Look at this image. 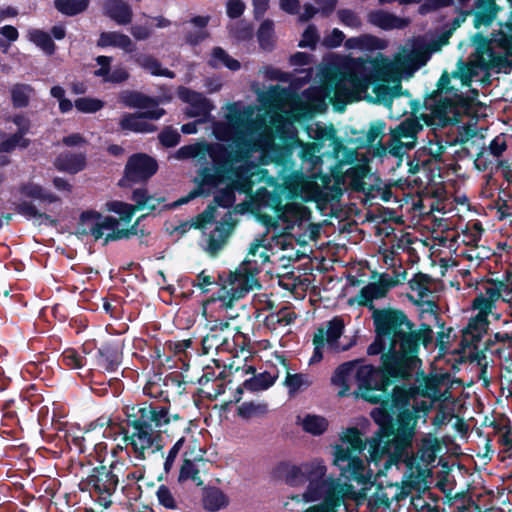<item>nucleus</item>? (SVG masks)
Listing matches in <instances>:
<instances>
[{"label": "nucleus", "instance_id": "nucleus-1", "mask_svg": "<svg viewBox=\"0 0 512 512\" xmlns=\"http://www.w3.org/2000/svg\"><path fill=\"white\" fill-rule=\"evenodd\" d=\"M427 60V53L414 42L403 45L393 60L382 54L370 60L344 58L338 71L329 78L328 85L311 87L301 96L278 85L258 90L257 100L265 110L264 114L260 113L259 108L242 102L226 104L222 108L224 120L214 121L212 132L218 140L243 147L261 168L269 163L274 164L282 180L283 191L280 194L286 192L289 198H298L289 192L286 178L296 172L308 175L312 171L294 170L293 149L297 146L301 152L306 144L297 137L295 122L325 111L327 100L337 111H344L348 103L362 98L372 81L395 84L392 87L379 85L375 89L379 101L392 110L399 104L401 79L410 78ZM256 201L259 211L271 208L272 216H276V210L284 207L279 193L270 192L266 187L256 190Z\"/></svg>", "mask_w": 512, "mask_h": 512}, {"label": "nucleus", "instance_id": "nucleus-2", "mask_svg": "<svg viewBox=\"0 0 512 512\" xmlns=\"http://www.w3.org/2000/svg\"><path fill=\"white\" fill-rule=\"evenodd\" d=\"M341 444L335 447L334 465L340 476L355 481L363 487L355 490L354 486L340 477L328 475L324 460L314 458L296 464H284L280 467L282 480L291 487H303L301 494H295L284 502L285 509L292 510L291 502L297 504L317 503L303 512H337L346 500H352L357 506L366 505L369 512H381L390 506V497L381 485H375L377 476L385 473L392 465L391 457L385 459L384 469L374 475L366 459L360 457L365 449V442L357 428H348L343 432Z\"/></svg>", "mask_w": 512, "mask_h": 512}, {"label": "nucleus", "instance_id": "nucleus-3", "mask_svg": "<svg viewBox=\"0 0 512 512\" xmlns=\"http://www.w3.org/2000/svg\"><path fill=\"white\" fill-rule=\"evenodd\" d=\"M376 338L368 347V354H382L385 371L372 365H360L358 361L341 364L331 382L338 387V395L347 396L353 382L358 385V396L378 403L390 385V378L408 379L418 366L419 346H427L432 340V330L422 324L415 330L412 322H375Z\"/></svg>", "mask_w": 512, "mask_h": 512}, {"label": "nucleus", "instance_id": "nucleus-4", "mask_svg": "<svg viewBox=\"0 0 512 512\" xmlns=\"http://www.w3.org/2000/svg\"><path fill=\"white\" fill-rule=\"evenodd\" d=\"M474 51L469 61L459 62L451 74L443 73L438 82L439 101L425 115L427 125L444 127L461 122L467 110V101L474 100L478 92L470 88L480 71L494 73H510L512 69V36L502 31L486 37L476 33L471 37Z\"/></svg>", "mask_w": 512, "mask_h": 512}, {"label": "nucleus", "instance_id": "nucleus-5", "mask_svg": "<svg viewBox=\"0 0 512 512\" xmlns=\"http://www.w3.org/2000/svg\"><path fill=\"white\" fill-rule=\"evenodd\" d=\"M237 153H228L221 144L198 142L185 145L177 150L175 158L179 160L194 159L203 167L197 177L198 186L188 196L175 202V206L187 203L197 196L208 195L211 189L225 184L215 196L217 205L228 208L235 202V190L251 196L253 185L266 183L272 185L273 177L267 169L261 168L252 160L251 153L233 143Z\"/></svg>", "mask_w": 512, "mask_h": 512}, {"label": "nucleus", "instance_id": "nucleus-6", "mask_svg": "<svg viewBox=\"0 0 512 512\" xmlns=\"http://www.w3.org/2000/svg\"><path fill=\"white\" fill-rule=\"evenodd\" d=\"M276 214L268 216L260 213V220L266 227L270 241L267 242L265 236L256 238L250 244L245 260L234 272H230L219 296L220 307L225 310L231 309L234 301L259 287L256 275L261 266L269 261V251L274 248L287 249L293 238L301 244L316 239L318 227L309 222L311 211L308 207L292 203L276 210Z\"/></svg>", "mask_w": 512, "mask_h": 512}, {"label": "nucleus", "instance_id": "nucleus-7", "mask_svg": "<svg viewBox=\"0 0 512 512\" xmlns=\"http://www.w3.org/2000/svg\"><path fill=\"white\" fill-rule=\"evenodd\" d=\"M308 135L315 141L303 145L299 157L303 164L312 168V173L305 175L296 172L286 178V187L292 195L301 197L305 202L321 205L339 198L344 187L356 191L365 189L364 179L368 173L366 165L357 164L344 169L345 165L339 163L332 169L331 175L320 171L324 158L338 159L343 148L332 126L316 123L308 127Z\"/></svg>", "mask_w": 512, "mask_h": 512}, {"label": "nucleus", "instance_id": "nucleus-8", "mask_svg": "<svg viewBox=\"0 0 512 512\" xmlns=\"http://www.w3.org/2000/svg\"><path fill=\"white\" fill-rule=\"evenodd\" d=\"M170 423L165 407L147 405L132 407L127 412V426L123 430V442L129 454L137 460H145L161 451L162 433Z\"/></svg>", "mask_w": 512, "mask_h": 512}, {"label": "nucleus", "instance_id": "nucleus-9", "mask_svg": "<svg viewBox=\"0 0 512 512\" xmlns=\"http://www.w3.org/2000/svg\"><path fill=\"white\" fill-rule=\"evenodd\" d=\"M434 384L423 377L418 386H396L391 395L390 409L397 415L395 423V435L400 442L409 446L415 435L416 425L419 419L426 422L429 404L427 401H418L416 397H434L436 395Z\"/></svg>", "mask_w": 512, "mask_h": 512}, {"label": "nucleus", "instance_id": "nucleus-10", "mask_svg": "<svg viewBox=\"0 0 512 512\" xmlns=\"http://www.w3.org/2000/svg\"><path fill=\"white\" fill-rule=\"evenodd\" d=\"M406 276V271H394L393 275L372 272L370 281L360 289L351 302L368 307L372 311L373 320H407L406 315L400 310L390 307L376 309L373 305L375 300L385 298L392 288L406 280Z\"/></svg>", "mask_w": 512, "mask_h": 512}, {"label": "nucleus", "instance_id": "nucleus-11", "mask_svg": "<svg viewBox=\"0 0 512 512\" xmlns=\"http://www.w3.org/2000/svg\"><path fill=\"white\" fill-rule=\"evenodd\" d=\"M507 306L512 315V280L507 282H488L483 286V291L473 301V310L477 311L472 320H486L492 316L496 320L501 317L498 309Z\"/></svg>", "mask_w": 512, "mask_h": 512}, {"label": "nucleus", "instance_id": "nucleus-12", "mask_svg": "<svg viewBox=\"0 0 512 512\" xmlns=\"http://www.w3.org/2000/svg\"><path fill=\"white\" fill-rule=\"evenodd\" d=\"M122 466V463L115 462L109 467H96L87 478L91 496L105 509L112 504V496L119 483Z\"/></svg>", "mask_w": 512, "mask_h": 512}, {"label": "nucleus", "instance_id": "nucleus-13", "mask_svg": "<svg viewBox=\"0 0 512 512\" xmlns=\"http://www.w3.org/2000/svg\"><path fill=\"white\" fill-rule=\"evenodd\" d=\"M215 212V207L208 206L197 218V227L204 229V233L207 235L204 243L205 251L212 257H215L224 248L235 226L233 213L229 211L225 214L223 221L217 223L214 229L207 234V225L215 220Z\"/></svg>", "mask_w": 512, "mask_h": 512}, {"label": "nucleus", "instance_id": "nucleus-14", "mask_svg": "<svg viewBox=\"0 0 512 512\" xmlns=\"http://www.w3.org/2000/svg\"><path fill=\"white\" fill-rule=\"evenodd\" d=\"M121 222L120 219L102 215L96 211H85L80 215L76 234L80 236L91 235L95 240L105 236L107 242L110 239H118L127 235L118 228Z\"/></svg>", "mask_w": 512, "mask_h": 512}, {"label": "nucleus", "instance_id": "nucleus-15", "mask_svg": "<svg viewBox=\"0 0 512 512\" xmlns=\"http://www.w3.org/2000/svg\"><path fill=\"white\" fill-rule=\"evenodd\" d=\"M423 125L417 118H407L391 131L386 144L388 153L395 157H402L407 151L413 149Z\"/></svg>", "mask_w": 512, "mask_h": 512}, {"label": "nucleus", "instance_id": "nucleus-16", "mask_svg": "<svg viewBox=\"0 0 512 512\" xmlns=\"http://www.w3.org/2000/svg\"><path fill=\"white\" fill-rule=\"evenodd\" d=\"M135 205L123 203L120 201H113L107 203L108 210L117 213L120 216V220L128 225L136 210H155L160 203L163 201L162 198L149 195L146 189H136L132 196Z\"/></svg>", "mask_w": 512, "mask_h": 512}, {"label": "nucleus", "instance_id": "nucleus-17", "mask_svg": "<svg viewBox=\"0 0 512 512\" xmlns=\"http://www.w3.org/2000/svg\"><path fill=\"white\" fill-rule=\"evenodd\" d=\"M344 330L343 322H328L326 328H319L314 334V353L310 358V364L318 363L323 358L322 348L327 345L333 350H347L350 345H339V338Z\"/></svg>", "mask_w": 512, "mask_h": 512}, {"label": "nucleus", "instance_id": "nucleus-18", "mask_svg": "<svg viewBox=\"0 0 512 512\" xmlns=\"http://www.w3.org/2000/svg\"><path fill=\"white\" fill-rule=\"evenodd\" d=\"M157 162L146 154H135L131 156L125 166L122 186H129L148 180L157 171Z\"/></svg>", "mask_w": 512, "mask_h": 512}, {"label": "nucleus", "instance_id": "nucleus-19", "mask_svg": "<svg viewBox=\"0 0 512 512\" xmlns=\"http://www.w3.org/2000/svg\"><path fill=\"white\" fill-rule=\"evenodd\" d=\"M165 114V111L156 107L154 109L143 110V112L126 114L121 119L120 125L122 129L133 132L148 133L156 129V127L149 123L147 119L158 120Z\"/></svg>", "mask_w": 512, "mask_h": 512}, {"label": "nucleus", "instance_id": "nucleus-20", "mask_svg": "<svg viewBox=\"0 0 512 512\" xmlns=\"http://www.w3.org/2000/svg\"><path fill=\"white\" fill-rule=\"evenodd\" d=\"M178 97L189 106L186 109L188 117H201L199 122H204L209 116L214 106L201 93L192 91L186 87H179L177 91Z\"/></svg>", "mask_w": 512, "mask_h": 512}, {"label": "nucleus", "instance_id": "nucleus-21", "mask_svg": "<svg viewBox=\"0 0 512 512\" xmlns=\"http://www.w3.org/2000/svg\"><path fill=\"white\" fill-rule=\"evenodd\" d=\"M194 452H185L183 464L180 468L179 473V482L191 481L196 486H202L204 484L201 473L204 472L206 468V461L203 459V451L201 448L198 449V452L193 455Z\"/></svg>", "mask_w": 512, "mask_h": 512}, {"label": "nucleus", "instance_id": "nucleus-22", "mask_svg": "<svg viewBox=\"0 0 512 512\" xmlns=\"http://www.w3.org/2000/svg\"><path fill=\"white\" fill-rule=\"evenodd\" d=\"M12 121L17 127V132L0 144V152H11L16 148L24 149L30 143L29 139L25 138L31 126L29 119L23 115H15Z\"/></svg>", "mask_w": 512, "mask_h": 512}, {"label": "nucleus", "instance_id": "nucleus-23", "mask_svg": "<svg viewBox=\"0 0 512 512\" xmlns=\"http://www.w3.org/2000/svg\"><path fill=\"white\" fill-rule=\"evenodd\" d=\"M498 0H459L467 7L476 8L475 26L489 25L496 19L501 7L497 4Z\"/></svg>", "mask_w": 512, "mask_h": 512}, {"label": "nucleus", "instance_id": "nucleus-24", "mask_svg": "<svg viewBox=\"0 0 512 512\" xmlns=\"http://www.w3.org/2000/svg\"><path fill=\"white\" fill-rule=\"evenodd\" d=\"M95 61L98 68L94 70V75L103 82L121 83L128 79L129 73L124 67L116 66L111 70L112 57L98 56Z\"/></svg>", "mask_w": 512, "mask_h": 512}, {"label": "nucleus", "instance_id": "nucleus-25", "mask_svg": "<svg viewBox=\"0 0 512 512\" xmlns=\"http://www.w3.org/2000/svg\"><path fill=\"white\" fill-rule=\"evenodd\" d=\"M103 10L105 15L119 25H127L132 21V8L124 0H104Z\"/></svg>", "mask_w": 512, "mask_h": 512}, {"label": "nucleus", "instance_id": "nucleus-26", "mask_svg": "<svg viewBox=\"0 0 512 512\" xmlns=\"http://www.w3.org/2000/svg\"><path fill=\"white\" fill-rule=\"evenodd\" d=\"M368 21L383 30L402 29L410 23L408 18L398 17L395 14L385 11L371 12L368 15Z\"/></svg>", "mask_w": 512, "mask_h": 512}, {"label": "nucleus", "instance_id": "nucleus-27", "mask_svg": "<svg viewBox=\"0 0 512 512\" xmlns=\"http://www.w3.org/2000/svg\"><path fill=\"white\" fill-rule=\"evenodd\" d=\"M86 165L85 156L81 153H61L54 161V166L62 172L76 174Z\"/></svg>", "mask_w": 512, "mask_h": 512}, {"label": "nucleus", "instance_id": "nucleus-28", "mask_svg": "<svg viewBox=\"0 0 512 512\" xmlns=\"http://www.w3.org/2000/svg\"><path fill=\"white\" fill-rule=\"evenodd\" d=\"M97 44L100 47H116L128 53L135 50V45L130 37L116 31L101 33Z\"/></svg>", "mask_w": 512, "mask_h": 512}, {"label": "nucleus", "instance_id": "nucleus-29", "mask_svg": "<svg viewBox=\"0 0 512 512\" xmlns=\"http://www.w3.org/2000/svg\"><path fill=\"white\" fill-rule=\"evenodd\" d=\"M387 45L388 43L386 40L369 34L352 37L345 41V47L347 49H357L360 51L383 50Z\"/></svg>", "mask_w": 512, "mask_h": 512}, {"label": "nucleus", "instance_id": "nucleus-30", "mask_svg": "<svg viewBox=\"0 0 512 512\" xmlns=\"http://www.w3.org/2000/svg\"><path fill=\"white\" fill-rule=\"evenodd\" d=\"M432 285L433 281L428 275L422 273L414 275V277L409 280V287L412 292L409 298L414 302L427 299L432 292Z\"/></svg>", "mask_w": 512, "mask_h": 512}, {"label": "nucleus", "instance_id": "nucleus-31", "mask_svg": "<svg viewBox=\"0 0 512 512\" xmlns=\"http://www.w3.org/2000/svg\"><path fill=\"white\" fill-rule=\"evenodd\" d=\"M209 22V17L197 16L194 17L186 30V41L191 45H196L207 38L208 33L206 26Z\"/></svg>", "mask_w": 512, "mask_h": 512}, {"label": "nucleus", "instance_id": "nucleus-32", "mask_svg": "<svg viewBox=\"0 0 512 512\" xmlns=\"http://www.w3.org/2000/svg\"><path fill=\"white\" fill-rule=\"evenodd\" d=\"M121 362V353L117 347L104 345L98 349L97 364L99 367L114 371Z\"/></svg>", "mask_w": 512, "mask_h": 512}, {"label": "nucleus", "instance_id": "nucleus-33", "mask_svg": "<svg viewBox=\"0 0 512 512\" xmlns=\"http://www.w3.org/2000/svg\"><path fill=\"white\" fill-rule=\"evenodd\" d=\"M119 98L124 105L131 108L149 110L159 107L158 102L155 99L146 97L138 92L123 91Z\"/></svg>", "mask_w": 512, "mask_h": 512}, {"label": "nucleus", "instance_id": "nucleus-34", "mask_svg": "<svg viewBox=\"0 0 512 512\" xmlns=\"http://www.w3.org/2000/svg\"><path fill=\"white\" fill-rule=\"evenodd\" d=\"M439 450L440 443L437 437L428 434L422 439L421 446L418 450V457L423 463L429 465L435 461Z\"/></svg>", "mask_w": 512, "mask_h": 512}, {"label": "nucleus", "instance_id": "nucleus-35", "mask_svg": "<svg viewBox=\"0 0 512 512\" xmlns=\"http://www.w3.org/2000/svg\"><path fill=\"white\" fill-rule=\"evenodd\" d=\"M302 429L314 436L322 435L328 428V420L320 415L306 414L302 419L299 418Z\"/></svg>", "mask_w": 512, "mask_h": 512}, {"label": "nucleus", "instance_id": "nucleus-36", "mask_svg": "<svg viewBox=\"0 0 512 512\" xmlns=\"http://www.w3.org/2000/svg\"><path fill=\"white\" fill-rule=\"evenodd\" d=\"M268 413V404L265 401H246L237 408L239 417L249 420L263 417Z\"/></svg>", "mask_w": 512, "mask_h": 512}, {"label": "nucleus", "instance_id": "nucleus-37", "mask_svg": "<svg viewBox=\"0 0 512 512\" xmlns=\"http://www.w3.org/2000/svg\"><path fill=\"white\" fill-rule=\"evenodd\" d=\"M489 322H468V325L463 329V341L466 345L478 348L477 343L481 340L482 335L486 333Z\"/></svg>", "mask_w": 512, "mask_h": 512}, {"label": "nucleus", "instance_id": "nucleus-38", "mask_svg": "<svg viewBox=\"0 0 512 512\" xmlns=\"http://www.w3.org/2000/svg\"><path fill=\"white\" fill-rule=\"evenodd\" d=\"M135 62L140 67H142L143 69H145L148 72H150L152 75L164 76V77H168V78H173L174 77V73L173 72H171L170 70H168L166 68H163L161 66V64L158 62V60H156L152 56H149V55H138V56H135Z\"/></svg>", "mask_w": 512, "mask_h": 512}, {"label": "nucleus", "instance_id": "nucleus-39", "mask_svg": "<svg viewBox=\"0 0 512 512\" xmlns=\"http://www.w3.org/2000/svg\"><path fill=\"white\" fill-rule=\"evenodd\" d=\"M203 503L207 510L218 511L228 504L226 495L218 488H210L206 490Z\"/></svg>", "mask_w": 512, "mask_h": 512}, {"label": "nucleus", "instance_id": "nucleus-40", "mask_svg": "<svg viewBox=\"0 0 512 512\" xmlns=\"http://www.w3.org/2000/svg\"><path fill=\"white\" fill-rule=\"evenodd\" d=\"M20 193L23 196L33 198V199H38V200L48 202V203L56 202L58 200V198L55 195L48 192L40 185H37L32 182L23 185L20 188Z\"/></svg>", "mask_w": 512, "mask_h": 512}, {"label": "nucleus", "instance_id": "nucleus-41", "mask_svg": "<svg viewBox=\"0 0 512 512\" xmlns=\"http://www.w3.org/2000/svg\"><path fill=\"white\" fill-rule=\"evenodd\" d=\"M284 384L289 393L294 394L307 389L312 384V379L308 374L287 372Z\"/></svg>", "mask_w": 512, "mask_h": 512}, {"label": "nucleus", "instance_id": "nucleus-42", "mask_svg": "<svg viewBox=\"0 0 512 512\" xmlns=\"http://www.w3.org/2000/svg\"><path fill=\"white\" fill-rule=\"evenodd\" d=\"M27 37L45 53L50 55L54 52L55 44L47 32L40 29H30L28 31Z\"/></svg>", "mask_w": 512, "mask_h": 512}, {"label": "nucleus", "instance_id": "nucleus-43", "mask_svg": "<svg viewBox=\"0 0 512 512\" xmlns=\"http://www.w3.org/2000/svg\"><path fill=\"white\" fill-rule=\"evenodd\" d=\"M257 37L261 48L270 50L275 43L274 23L267 19L264 20L257 32Z\"/></svg>", "mask_w": 512, "mask_h": 512}, {"label": "nucleus", "instance_id": "nucleus-44", "mask_svg": "<svg viewBox=\"0 0 512 512\" xmlns=\"http://www.w3.org/2000/svg\"><path fill=\"white\" fill-rule=\"evenodd\" d=\"M89 0H55L56 9L67 16H73L86 10Z\"/></svg>", "mask_w": 512, "mask_h": 512}, {"label": "nucleus", "instance_id": "nucleus-45", "mask_svg": "<svg viewBox=\"0 0 512 512\" xmlns=\"http://www.w3.org/2000/svg\"><path fill=\"white\" fill-rule=\"evenodd\" d=\"M210 64L213 67L225 66L230 70L236 71L240 68V63L236 59L231 58L222 48L217 47L212 51Z\"/></svg>", "mask_w": 512, "mask_h": 512}, {"label": "nucleus", "instance_id": "nucleus-46", "mask_svg": "<svg viewBox=\"0 0 512 512\" xmlns=\"http://www.w3.org/2000/svg\"><path fill=\"white\" fill-rule=\"evenodd\" d=\"M275 382V377L270 373L264 372L244 381L243 386L247 390L262 391L271 387Z\"/></svg>", "mask_w": 512, "mask_h": 512}, {"label": "nucleus", "instance_id": "nucleus-47", "mask_svg": "<svg viewBox=\"0 0 512 512\" xmlns=\"http://www.w3.org/2000/svg\"><path fill=\"white\" fill-rule=\"evenodd\" d=\"M34 89L28 84H16L11 89V96L14 106L25 107L33 95Z\"/></svg>", "mask_w": 512, "mask_h": 512}, {"label": "nucleus", "instance_id": "nucleus-48", "mask_svg": "<svg viewBox=\"0 0 512 512\" xmlns=\"http://www.w3.org/2000/svg\"><path fill=\"white\" fill-rule=\"evenodd\" d=\"M418 306L419 318L421 320H438L441 317L440 308L435 302L425 299L415 302Z\"/></svg>", "mask_w": 512, "mask_h": 512}, {"label": "nucleus", "instance_id": "nucleus-49", "mask_svg": "<svg viewBox=\"0 0 512 512\" xmlns=\"http://www.w3.org/2000/svg\"><path fill=\"white\" fill-rule=\"evenodd\" d=\"M495 163H497L498 167H506L503 161H498V158H493L490 152L485 149H482L474 160L475 168L479 171L492 169Z\"/></svg>", "mask_w": 512, "mask_h": 512}, {"label": "nucleus", "instance_id": "nucleus-50", "mask_svg": "<svg viewBox=\"0 0 512 512\" xmlns=\"http://www.w3.org/2000/svg\"><path fill=\"white\" fill-rule=\"evenodd\" d=\"M75 108L82 113H95L104 107V102L97 98L81 97L75 100Z\"/></svg>", "mask_w": 512, "mask_h": 512}, {"label": "nucleus", "instance_id": "nucleus-51", "mask_svg": "<svg viewBox=\"0 0 512 512\" xmlns=\"http://www.w3.org/2000/svg\"><path fill=\"white\" fill-rule=\"evenodd\" d=\"M229 31L230 35L239 41L250 39L253 35L252 26L244 20L232 24Z\"/></svg>", "mask_w": 512, "mask_h": 512}, {"label": "nucleus", "instance_id": "nucleus-52", "mask_svg": "<svg viewBox=\"0 0 512 512\" xmlns=\"http://www.w3.org/2000/svg\"><path fill=\"white\" fill-rule=\"evenodd\" d=\"M495 431L498 435V442L504 451L512 449V428L508 424H495Z\"/></svg>", "mask_w": 512, "mask_h": 512}, {"label": "nucleus", "instance_id": "nucleus-53", "mask_svg": "<svg viewBox=\"0 0 512 512\" xmlns=\"http://www.w3.org/2000/svg\"><path fill=\"white\" fill-rule=\"evenodd\" d=\"M91 432L92 430H87L83 435L73 436L69 441L79 450L80 453H84L87 451L88 447H94L96 445L92 439Z\"/></svg>", "mask_w": 512, "mask_h": 512}, {"label": "nucleus", "instance_id": "nucleus-54", "mask_svg": "<svg viewBox=\"0 0 512 512\" xmlns=\"http://www.w3.org/2000/svg\"><path fill=\"white\" fill-rule=\"evenodd\" d=\"M62 362L71 369L81 368L85 360L73 349H67L62 354Z\"/></svg>", "mask_w": 512, "mask_h": 512}, {"label": "nucleus", "instance_id": "nucleus-55", "mask_svg": "<svg viewBox=\"0 0 512 512\" xmlns=\"http://www.w3.org/2000/svg\"><path fill=\"white\" fill-rule=\"evenodd\" d=\"M157 499L161 505L169 509H175L177 502L170 491V489L164 485H161L156 492Z\"/></svg>", "mask_w": 512, "mask_h": 512}, {"label": "nucleus", "instance_id": "nucleus-56", "mask_svg": "<svg viewBox=\"0 0 512 512\" xmlns=\"http://www.w3.org/2000/svg\"><path fill=\"white\" fill-rule=\"evenodd\" d=\"M338 17L341 23L350 28H360L362 22L359 16L348 9L338 11Z\"/></svg>", "mask_w": 512, "mask_h": 512}, {"label": "nucleus", "instance_id": "nucleus-57", "mask_svg": "<svg viewBox=\"0 0 512 512\" xmlns=\"http://www.w3.org/2000/svg\"><path fill=\"white\" fill-rule=\"evenodd\" d=\"M15 205H16V210L18 211V213L26 216L27 218H36L37 217L40 219V222H43L44 220H46V221L49 220V217L47 215L38 213L37 209L31 203L23 202V203H19V204L15 203Z\"/></svg>", "mask_w": 512, "mask_h": 512}, {"label": "nucleus", "instance_id": "nucleus-58", "mask_svg": "<svg viewBox=\"0 0 512 512\" xmlns=\"http://www.w3.org/2000/svg\"><path fill=\"white\" fill-rule=\"evenodd\" d=\"M185 442V438L181 437L177 440V442L171 447V449L168 452V455L165 458L164 461V470L166 473H169L171 469L173 468L174 462L177 458V455L181 448L183 447V444Z\"/></svg>", "mask_w": 512, "mask_h": 512}, {"label": "nucleus", "instance_id": "nucleus-59", "mask_svg": "<svg viewBox=\"0 0 512 512\" xmlns=\"http://www.w3.org/2000/svg\"><path fill=\"white\" fill-rule=\"evenodd\" d=\"M159 140L166 147H173L180 141V134L177 130L166 128L159 134Z\"/></svg>", "mask_w": 512, "mask_h": 512}, {"label": "nucleus", "instance_id": "nucleus-60", "mask_svg": "<svg viewBox=\"0 0 512 512\" xmlns=\"http://www.w3.org/2000/svg\"><path fill=\"white\" fill-rule=\"evenodd\" d=\"M507 144L506 140L502 135L495 137L489 144L485 150L489 151L493 158H498L503 154L506 150Z\"/></svg>", "mask_w": 512, "mask_h": 512}, {"label": "nucleus", "instance_id": "nucleus-61", "mask_svg": "<svg viewBox=\"0 0 512 512\" xmlns=\"http://www.w3.org/2000/svg\"><path fill=\"white\" fill-rule=\"evenodd\" d=\"M371 417L381 427H386L392 422L390 412L383 406L374 408L371 412Z\"/></svg>", "mask_w": 512, "mask_h": 512}, {"label": "nucleus", "instance_id": "nucleus-62", "mask_svg": "<svg viewBox=\"0 0 512 512\" xmlns=\"http://www.w3.org/2000/svg\"><path fill=\"white\" fill-rule=\"evenodd\" d=\"M246 5L242 0H228L226 2V14L229 18H239L245 11Z\"/></svg>", "mask_w": 512, "mask_h": 512}, {"label": "nucleus", "instance_id": "nucleus-63", "mask_svg": "<svg viewBox=\"0 0 512 512\" xmlns=\"http://www.w3.org/2000/svg\"><path fill=\"white\" fill-rule=\"evenodd\" d=\"M319 40V35L314 26H309L303 33L302 39L299 43L301 47L314 48Z\"/></svg>", "mask_w": 512, "mask_h": 512}, {"label": "nucleus", "instance_id": "nucleus-64", "mask_svg": "<svg viewBox=\"0 0 512 512\" xmlns=\"http://www.w3.org/2000/svg\"><path fill=\"white\" fill-rule=\"evenodd\" d=\"M424 149L434 159H439L444 153L446 147L437 138V136H435V139L429 140L428 144L424 147Z\"/></svg>", "mask_w": 512, "mask_h": 512}]
</instances>
